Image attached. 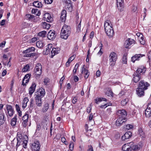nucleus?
I'll return each mask as SVG.
<instances>
[{
    "mask_svg": "<svg viewBox=\"0 0 151 151\" xmlns=\"http://www.w3.org/2000/svg\"><path fill=\"white\" fill-rule=\"evenodd\" d=\"M150 86L149 83L144 80H141L138 85V88L136 89V93L139 97H142L144 96L145 91L148 89Z\"/></svg>",
    "mask_w": 151,
    "mask_h": 151,
    "instance_id": "f257e3e1",
    "label": "nucleus"
},
{
    "mask_svg": "<svg viewBox=\"0 0 151 151\" xmlns=\"http://www.w3.org/2000/svg\"><path fill=\"white\" fill-rule=\"evenodd\" d=\"M104 28L106 32L108 37L110 38L112 37L114 35V32L112 27V25L110 20H107L105 21Z\"/></svg>",
    "mask_w": 151,
    "mask_h": 151,
    "instance_id": "f03ea898",
    "label": "nucleus"
},
{
    "mask_svg": "<svg viewBox=\"0 0 151 151\" xmlns=\"http://www.w3.org/2000/svg\"><path fill=\"white\" fill-rule=\"evenodd\" d=\"M71 32L70 26L64 24L63 27L60 33V37L65 40L67 39L70 36Z\"/></svg>",
    "mask_w": 151,
    "mask_h": 151,
    "instance_id": "7ed1b4c3",
    "label": "nucleus"
},
{
    "mask_svg": "<svg viewBox=\"0 0 151 151\" xmlns=\"http://www.w3.org/2000/svg\"><path fill=\"white\" fill-rule=\"evenodd\" d=\"M42 73V67L40 63H37L35 65L34 69V74L35 77L37 78L40 77Z\"/></svg>",
    "mask_w": 151,
    "mask_h": 151,
    "instance_id": "20e7f679",
    "label": "nucleus"
},
{
    "mask_svg": "<svg viewBox=\"0 0 151 151\" xmlns=\"http://www.w3.org/2000/svg\"><path fill=\"white\" fill-rule=\"evenodd\" d=\"M35 50V47H29L28 49L23 51V53L25 54L24 56L25 57H30L35 56L36 54L32 52H34Z\"/></svg>",
    "mask_w": 151,
    "mask_h": 151,
    "instance_id": "39448f33",
    "label": "nucleus"
},
{
    "mask_svg": "<svg viewBox=\"0 0 151 151\" xmlns=\"http://www.w3.org/2000/svg\"><path fill=\"white\" fill-rule=\"evenodd\" d=\"M109 60L110 61L109 64L110 66H113L116 63V60L117 55L114 52H111L109 55Z\"/></svg>",
    "mask_w": 151,
    "mask_h": 151,
    "instance_id": "423d86ee",
    "label": "nucleus"
},
{
    "mask_svg": "<svg viewBox=\"0 0 151 151\" xmlns=\"http://www.w3.org/2000/svg\"><path fill=\"white\" fill-rule=\"evenodd\" d=\"M6 107L7 110V112H6V116L8 118L9 116H12L14 112V109L12 106L10 105L7 104L6 105Z\"/></svg>",
    "mask_w": 151,
    "mask_h": 151,
    "instance_id": "0eeeda50",
    "label": "nucleus"
},
{
    "mask_svg": "<svg viewBox=\"0 0 151 151\" xmlns=\"http://www.w3.org/2000/svg\"><path fill=\"white\" fill-rule=\"evenodd\" d=\"M36 93L35 95V96L42 98L44 96L45 94V90L41 87L37 90Z\"/></svg>",
    "mask_w": 151,
    "mask_h": 151,
    "instance_id": "6e6552de",
    "label": "nucleus"
},
{
    "mask_svg": "<svg viewBox=\"0 0 151 151\" xmlns=\"http://www.w3.org/2000/svg\"><path fill=\"white\" fill-rule=\"evenodd\" d=\"M40 144L39 142L35 141L32 144L31 148L32 151H39L40 150Z\"/></svg>",
    "mask_w": 151,
    "mask_h": 151,
    "instance_id": "1a4fd4ad",
    "label": "nucleus"
},
{
    "mask_svg": "<svg viewBox=\"0 0 151 151\" xmlns=\"http://www.w3.org/2000/svg\"><path fill=\"white\" fill-rule=\"evenodd\" d=\"M132 81L135 83H138L141 79V76L138 73L134 72L132 75Z\"/></svg>",
    "mask_w": 151,
    "mask_h": 151,
    "instance_id": "9d476101",
    "label": "nucleus"
},
{
    "mask_svg": "<svg viewBox=\"0 0 151 151\" xmlns=\"http://www.w3.org/2000/svg\"><path fill=\"white\" fill-rule=\"evenodd\" d=\"M146 70V68L144 66L142 65L138 68L136 72L141 76L145 73Z\"/></svg>",
    "mask_w": 151,
    "mask_h": 151,
    "instance_id": "9b49d317",
    "label": "nucleus"
},
{
    "mask_svg": "<svg viewBox=\"0 0 151 151\" xmlns=\"http://www.w3.org/2000/svg\"><path fill=\"white\" fill-rule=\"evenodd\" d=\"M127 120V119L126 118L119 117L116 121V125L117 126H121L124 122H125Z\"/></svg>",
    "mask_w": 151,
    "mask_h": 151,
    "instance_id": "f8f14e48",
    "label": "nucleus"
},
{
    "mask_svg": "<svg viewBox=\"0 0 151 151\" xmlns=\"http://www.w3.org/2000/svg\"><path fill=\"white\" fill-rule=\"evenodd\" d=\"M145 56V55L144 54H136L132 57L131 60L134 63L136 60H139L141 58Z\"/></svg>",
    "mask_w": 151,
    "mask_h": 151,
    "instance_id": "ddd939ff",
    "label": "nucleus"
},
{
    "mask_svg": "<svg viewBox=\"0 0 151 151\" xmlns=\"http://www.w3.org/2000/svg\"><path fill=\"white\" fill-rule=\"evenodd\" d=\"M56 36L55 32L54 31H50L47 35L48 39L50 40H53L55 38Z\"/></svg>",
    "mask_w": 151,
    "mask_h": 151,
    "instance_id": "4468645a",
    "label": "nucleus"
},
{
    "mask_svg": "<svg viewBox=\"0 0 151 151\" xmlns=\"http://www.w3.org/2000/svg\"><path fill=\"white\" fill-rule=\"evenodd\" d=\"M116 1L118 9L120 11H122L124 8V0H116Z\"/></svg>",
    "mask_w": 151,
    "mask_h": 151,
    "instance_id": "2eb2a0df",
    "label": "nucleus"
},
{
    "mask_svg": "<svg viewBox=\"0 0 151 151\" xmlns=\"http://www.w3.org/2000/svg\"><path fill=\"white\" fill-rule=\"evenodd\" d=\"M134 40L131 38H128L125 42L124 43V46L126 48H129V47L134 43Z\"/></svg>",
    "mask_w": 151,
    "mask_h": 151,
    "instance_id": "dca6fc26",
    "label": "nucleus"
},
{
    "mask_svg": "<svg viewBox=\"0 0 151 151\" xmlns=\"http://www.w3.org/2000/svg\"><path fill=\"white\" fill-rule=\"evenodd\" d=\"M85 65H83L81 68V73L82 74L84 73L85 74L84 78L86 79L87 78L90 74L89 71L86 70L84 67Z\"/></svg>",
    "mask_w": 151,
    "mask_h": 151,
    "instance_id": "f3484780",
    "label": "nucleus"
},
{
    "mask_svg": "<svg viewBox=\"0 0 151 151\" xmlns=\"http://www.w3.org/2000/svg\"><path fill=\"white\" fill-rule=\"evenodd\" d=\"M30 76L31 75L29 74L25 75L22 80V85L23 86H26V84L29 82V79L30 77Z\"/></svg>",
    "mask_w": 151,
    "mask_h": 151,
    "instance_id": "a211bd4d",
    "label": "nucleus"
},
{
    "mask_svg": "<svg viewBox=\"0 0 151 151\" xmlns=\"http://www.w3.org/2000/svg\"><path fill=\"white\" fill-rule=\"evenodd\" d=\"M117 114L119 117L123 118H125L127 115L126 111L124 109L118 110L117 113Z\"/></svg>",
    "mask_w": 151,
    "mask_h": 151,
    "instance_id": "6ab92c4d",
    "label": "nucleus"
},
{
    "mask_svg": "<svg viewBox=\"0 0 151 151\" xmlns=\"http://www.w3.org/2000/svg\"><path fill=\"white\" fill-rule=\"evenodd\" d=\"M136 35L138 37V39L140 42V43L142 45H144L145 43V40L144 39L143 35L140 33H137Z\"/></svg>",
    "mask_w": 151,
    "mask_h": 151,
    "instance_id": "aec40b11",
    "label": "nucleus"
},
{
    "mask_svg": "<svg viewBox=\"0 0 151 151\" xmlns=\"http://www.w3.org/2000/svg\"><path fill=\"white\" fill-rule=\"evenodd\" d=\"M43 18L45 20L49 22H51L52 21V18L49 13L45 14L44 15Z\"/></svg>",
    "mask_w": 151,
    "mask_h": 151,
    "instance_id": "412c9836",
    "label": "nucleus"
},
{
    "mask_svg": "<svg viewBox=\"0 0 151 151\" xmlns=\"http://www.w3.org/2000/svg\"><path fill=\"white\" fill-rule=\"evenodd\" d=\"M132 135V133L131 132L128 131L126 132L124 134L122 137L121 139L122 140H125L126 139L130 138Z\"/></svg>",
    "mask_w": 151,
    "mask_h": 151,
    "instance_id": "4be33fe9",
    "label": "nucleus"
},
{
    "mask_svg": "<svg viewBox=\"0 0 151 151\" xmlns=\"http://www.w3.org/2000/svg\"><path fill=\"white\" fill-rule=\"evenodd\" d=\"M67 16V12L65 10H63L61 13L60 20L62 22H64L65 21Z\"/></svg>",
    "mask_w": 151,
    "mask_h": 151,
    "instance_id": "5701e85b",
    "label": "nucleus"
},
{
    "mask_svg": "<svg viewBox=\"0 0 151 151\" xmlns=\"http://www.w3.org/2000/svg\"><path fill=\"white\" fill-rule=\"evenodd\" d=\"M36 85L35 83H32L29 89V94L30 95H32L35 90Z\"/></svg>",
    "mask_w": 151,
    "mask_h": 151,
    "instance_id": "b1692460",
    "label": "nucleus"
},
{
    "mask_svg": "<svg viewBox=\"0 0 151 151\" xmlns=\"http://www.w3.org/2000/svg\"><path fill=\"white\" fill-rule=\"evenodd\" d=\"M6 118L5 114L3 112L0 113V126L3 124L5 122Z\"/></svg>",
    "mask_w": 151,
    "mask_h": 151,
    "instance_id": "393cba45",
    "label": "nucleus"
},
{
    "mask_svg": "<svg viewBox=\"0 0 151 151\" xmlns=\"http://www.w3.org/2000/svg\"><path fill=\"white\" fill-rule=\"evenodd\" d=\"M52 47V44H49L47 45V47L45 49L44 52H45V55H48L51 51V49Z\"/></svg>",
    "mask_w": 151,
    "mask_h": 151,
    "instance_id": "a878e982",
    "label": "nucleus"
},
{
    "mask_svg": "<svg viewBox=\"0 0 151 151\" xmlns=\"http://www.w3.org/2000/svg\"><path fill=\"white\" fill-rule=\"evenodd\" d=\"M36 104L38 106H41L42 105V98L35 96Z\"/></svg>",
    "mask_w": 151,
    "mask_h": 151,
    "instance_id": "bb28decb",
    "label": "nucleus"
},
{
    "mask_svg": "<svg viewBox=\"0 0 151 151\" xmlns=\"http://www.w3.org/2000/svg\"><path fill=\"white\" fill-rule=\"evenodd\" d=\"M49 104L48 103L46 102L44 103V104L43 105V107L42 110V113H45L46 112L49 108Z\"/></svg>",
    "mask_w": 151,
    "mask_h": 151,
    "instance_id": "cd10ccee",
    "label": "nucleus"
},
{
    "mask_svg": "<svg viewBox=\"0 0 151 151\" xmlns=\"http://www.w3.org/2000/svg\"><path fill=\"white\" fill-rule=\"evenodd\" d=\"M32 4L33 5L36 7H42V4L41 2L38 1H34Z\"/></svg>",
    "mask_w": 151,
    "mask_h": 151,
    "instance_id": "c85d7f7f",
    "label": "nucleus"
},
{
    "mask_svg": "<svg viewBox=\"0 0 151 151\" xmlns=\"http://www.w3.org/2000/svg\"><path fill=\"white\" fill-rule=\"evenodd\" d=\"M60 51V49L58 48H52L51 50L52 56H54L55 55L58 54Z\"/></svg>",
    "mask_w": 151,
    "mask_h": 151,
    "instance_id": "c756f323",
    "label": "nucleus"
},
{
    "mask_svg": "<svg viewBox=\"0 0 151 151\" xmlns=\"http://www.w3.org/2000/svg\"><path fill=\"white\" fill-rule=\"evenodd\" d=\"M145 114L147 118H149L151 116V110L148 109L147 107L145 111Z\"/></svg>",
    "mask_w": 151,
    "mask_h": 151,
    "instance_id": "7c9ffc66",
    "label": "nucleus"
},
{
    "mask_svg": "<svg viewBox=\"0 0 151 151\" xmlns=\"http://www.w3.org/2000/svg\"><path fill=\"white\" fill-rule=\"evenodd\" d=\"M29 101L28 98L25 97L24 98L22 101V107L23 109H24L27 106V103Z\"/></svg>",
    "mask_w": 151,
    "mask_h": 151,
    "instance_id": "2f4dec72",
    "label": "nucleus"
},
{
    "mask_svg": "<svg viewBox=\"0 0 151 151\" xmlns=\"http://www.w3.org/2000/svg\"><path fill=\"white\" fill-rule=\"evenodd\" d=\"M95 103L96 104H98L99 102H101L102 101H107V99H106L104 98H98L94 100Z\"/></svg>",
    "mask_w": 151,
    "mask_h": 151,
    "instance_id": "473e14b6",
    "label": "nucleus"
},
{
    "mask_svg": "<svg viewBox=\"0 0 151 151\" xmlns=\"http://www.w3.org/2000/svg\"><path fill=\"white\" fill-rule=\"evenodd\" d=\"M32 14H34L38 16H39L40 14V12L37 9H32Z\"/></svg>",
    "mask_w": 151,
    "mask_h": 151,
    "instance_id": "72a5a7b5",
    "label": "nucleus"
},
{
    "mask_svg": "<svg viewBox=\"0 0 151 151\" xmlns=\"http://www.w3.org/2000/svg\"><path fill=\"white\" fill-rule=\"evenodd\" d=\"M26 17L27 19L29 21H32L33 19H35V17H36L31 14H27L26 15Z\"/></svg>",
    "mask_w": 151,
    "mask_h": 151,
    "instance_id": "f704fd0d",
    "label": "nucleus"
},
{
    "mask_svg": "<svg viewBox=\"0 0 151 151\" xmlns=\"http://www.w3.org/2000/svg\"><path fill=\"white\" fill-rule=\"evenodd\" d=\"M17 116H15L11 120V124L12 126H14L16 124Z\"/></svg>",
    "mask_w": 151,
    "mask_h": 151,
    "instance_id": "c9c22d12",
    "label": "nucleus"
},
{
    "mask_svg": "<svg viewBox=\"0 0 151 151\" xmlns=\"http://www.w3.org/2000/svg\"><path fill=\"white\" fill-rule=\"evenodd\" d=\"M30 67L29 65L27 64L22 69V72H25L27 71L29 69Z\"/></svg>",
    "mask_w": 151,
    "mask_h": 151,
    "instance_id": "e433bc0d",
    "label": "nucleus"
},
{
    "mask_svg": "<svg viewBox=\"0 0 151 151\" xmlns=\"http://www.w3.org/2000/svg\"><path fill=\"white\" fill-rule=\"evenodd\" d=\"M100 45L99 46V48H100V50L97 54L98 55H101L103 53V52L101 51V49L102 47H103V44L102 43V42L101 41L100 42Z\"/></svg>",
    "mask_w": 151,
    "mask_h": 151,
    "instance_id": "4c0bfd02",
    "label": "nucleus"
},
{
    "mask_svg": "<svg viewBox=\"0 0 151 151\" xmlns=\"http://www.w3.org/2000/svg\"><path fill=\"white\" fill-rule=\"evenodd\" d=\"M133 144V142H131L129 143H127V144H124L122 146V149L123 151L126 150H125L127 148H128L129 146L131 145H132Z\"/></svg>",
    "mask_w": 151,
    "mask_h": 151,
    "instance_id": "58836bf2",
    "label": "nucleus"
},
{
    "mask_svg": "<svg viewBox=\"0 0 151 151\" xmlns=\"http://www.w3.org/2000/svg\"><path fill=\"white\" fill-rule=\"evenodd\" d=\"M36 45L38 48H41L43 46V44L41 41L37 42L36 43Z\"/></svg>",
    "mask_w": 151,
    "mask_h": 151,
    "instance_id": "ea45409f",
    "label": "nucleus"
},
{
    "mask_svg": "<svg viewBox=\"0 0 151 151\" xmlns=\"http://www.w3.org/2000/svg\"><path fill=\"white\" fill-rule=\"evenodd\" d=\"M127 53H124L123 55L122 61L124 64H126L127 63Z\"/></svg>",
    "mask_w": 151,
    "mask_h": 151,
    "instance_id": "a19ab883",
    "label": "nucleus"
},
{
    "mask_svg": "<svg viewBox=\"0 0 151 151\" xmlns=\"http://www.w3.org/2000/svg\"><path fill=\"white\" fill-rule=\"evenodd\" d=\"M47 34V32L45 31H43L41 32H39L38 33V35L42 37H45V35Z\"/></svg>",
    "mask_w": 151,
    "mask_h": 151,
    "instance_id": "79ce46f5",
    "label": "nucleus"
},
{
    "mask_svg": "<svg viewBox=\"0 0 151 151\" xmlns=\"http://www.w3.org/2000/svg\"><path fill=\"white\" fill-rule=\"evenodd\" d=\"M138 132L139 135L140 137H141L142 138L144 137V133L142 129H139L138 131Z\"/></svg>",
    "mask_w": 151,
    "mask_h": 151,
    "instance_id": "37998d69",
    "label": "nucleus"
},
{
    "mask_svg": "<svg viewBox=\"0 0 151 151\" xmlns=\"http://www.w3.org/2000/svg\"><path fill=\"white\" fill-rule=\"evenodd\" d=\"M140 148V146L139 145H133L132 147V149L136 151L137 150H139Z\"/></svg>",
    "mask_w": 151,
    "mask_h": 151,
    "instance_id": "c03bdc74",
    "label": "nucleus"
},
{
    "mask_svg": "<svg viewBox=\"0 0 151 151\" xmlns=\"http://www.w3.org/2000/svg\"><path fill=\"white\" fill-rule=\"evenodd\" d=\"M128 101V99H123L121 101V104L122 106H124L127 104Z\"/></svg>",
    "mask_w": 151,
    "mask_h": 151,
    "instance_id": "a18cd8bd",
    "label": "nucleus"
},
{
    "mask_svg": "<svg viewBox=\"0 0 151 151\" xmlns=\"http://www.w3.org/2000/svg\"><path fill=\"white\" fill-rule=\"evenodd\" d=\"M17 140H21V141H22V134L19 132H18L17 133Z\"/></svg>",
    "mask_w": 151,
    "mask_h": 151,
    "instance_id": "49530a36",
    "label": "nucleus"
},
{
    "mask_svg": "<svg viewBox=\"0 0 151 151\" xmlns=\"http://www.w3.org/2000/svg\"><path fill=\"white\" fill-rule=\"evenodd\" d=\"M29 118V115L27 114H25L22 117L23 121H28Z\"/></svg>",
    "mask_w": 151,
    "mask_h": 151,
    "instance_id": "de8ad7c7",
    "label": "nucleus"
},
{
    "mask_svg": "<svg viewBox=\"0 0 151 151\" xmlns=\"http://www.w3.org/2000/svg\"><path fill=\"white\" fill-rule=\"evenodd\" d=\"M74 148V143L73 142L70 143L69 145V148L70 151H73Z\"/></svg>",
    "mask_w": 151,
    "mask_h": 151,
    "instance_id": "09e8293b",
    "label": "nucleus"
},
{
    "mask_svg": "<svg viewBox=\"0 0 151 151\" xmlns=\"http://www.w3.org/2000/svg\"><path fill=\"white\" fill-rule=\"evenodd\" d=\"M111 105V104L110 103L109 104H106L104 105H101L100 106V107L101 108H105L106 107L108 106Z\"/></svg>",
    "mask_w": 151,
    "mask_h": 151,
    "instance_id": "8fccbe9b",
    "label": "nucleus"
},
{
    "mask_svg": "<svg viewBox=\"0 0 151 151\" xmlns=\"http://www.w3.org/2000/svg\"><path fill=\"white\" fill-rule=\"evenodd\" d=\"M49 79L48 78H45L44 79V83L45 85H47L48 83L49 82Z\"/></svg>",
    "mask_w": 151,
    "mask_h": 151,
    "instance_id": "3c124183",
    "label": "nucleus"
},
{
    "mask_svg": "<svg viewBox=\"0 0 151 151\" xmlns=\"http://www.w3.org/2000/svg\"><path fill=\"white\" fill-rule=\"evenodd\" d=\"M34 100L33 99H31L30 104V109H32L33 108Z\"/></svg>",
    "mask_w": 151,
    "mask_h": 151,
    "instance_id": "603ef678",
    "label": "nucleus"
},
{
    "mask_svg": "<svg viewBox=\"0 0 151 151\" xmlns=\"http://www.w3.org/2000/svg\"><path fill=\"white\" fill-rule=\"evenodd\" d=\"M75 58V56L73 55L68 58V61H69L71 63L73 60Z\"/></svg>",
    "mask_w": 151,
    "mask_h": 151,
    "instance_id": "864d4df0",
    "label": "nucleus"
},
{
    "mask_svg": "<svg viewBox=\"0 0 151 151\" xmlns=\"http://www.w3.org/2000/svg\"><path fill=\"white\" fill-rule=\"evenodd\" d=\"M53 0H44V1L46 4H50L53 2Z\"/></svg>",
    "mask_w": 151,
    "mask_h": 151,
    "instance_id": "5fc2aeb1",
    "label": "nucleus"
},
{
    "mask_svg": "<svg viewBox=\"0 0 151 151\" xmlns=\"http://www.w3.org/2000/svg\"><path fill=\"white\" fill-rule=\"evenodd\" d=\"M43 24L45 26V27L44 26L43 27L44 28H45V29H48L50 27V25L49 24H47L46 22H44Z\"/></svg>",
    "mask_w": 151,
    "mask_h": 151,
    "instance_id": "6e6d98bb",
    "label": "nucleus"
},
{
    "mask_svg": "<svg viewBox=\"0 0 151 151\" xmlns=\"http://www.w3.org/2000/svg\"><path fill=\"white\" fill-rule=\"evenodd\" d=\"M133 127V126L131 124H127L126 126V129H129L132 128Z\"/></svg>",
    "mask_w": 151,
    "mask_h": 151,
    "instance_id": "4d7b16f0",
    "label": "nucleus"
},
{
    "mask_svg": "<svg viewBox=\"0 0 151 151\" xmlns=\"http://www.w3.org/2000/svg\"><path fill=\"white\" fill-rule=\"evenodd\" d=\"M77 98L76 96L74 97L72 99V103L73 104H75L77 102Z\"/></svg>",
    "mask_w": 151,
    "mask_h": 151,
    "instance_id": "13d9d810",
    "label": "nucleus"
},
{
    "mask_svg": "<svg viewBox=\"0 0 151 151\" xmlns=\"http://www.w3.org/2000/svg\"><path fill=\"white\" fill-rule=\"evenodd\" d=\"M81 22L80 23L78 24V27L77 28V31L78 32H79L81 31Z\"/></svg>",
    "mask_w": 151,
    "mask_h": 151,
    "instance_id": "bf43d9fd",
    "label": "nucleus"
},
{
    "mask_svg": "<svg viewBox=\"0 0 151 151\" xmlns=\"http://www.w3.org/2000/svg\"><path fill=\"white\" fill-rule=\"evenodd\" d=\"M61 140L62 142L63 143H64L65 145H67L68 144V143H66L67 142L66 139L65 137H62L61 138Z\"/></svg>",
    "mask_w": 151,
    "mask_h": 151,
    "instance_id": "052dcab7",
    "label": "nucleus"
},
{
    "mask_svg": "<svg viewBox=\"0 0 151 151\" xmlns=\"http://www.w3.org/2000/svg\"><path fill=\"white\" fill-rule=\"evenodd\" d=\"M87 151H93V148L91 145L88 146Z\"/></svg>",
    "mask_w": 151,
    "mask_h": 151,
    "instance_id": "680f3d73",
    "label": "nucleus"
},
{
    "mask_svg": "<svg viewBox=\"0 0 151 151\" xmlns=\"http://www.w3.org/2000/svg\"><path fill=\"white\" fill-rule=\"evenodd\" d=\"M27 122L28 121H23L22 124L24 127H25L27 126Z\"/></svg>",
    "mask_w": 151,
    "mask_h": 151,
    "instance_id": "e2e57ef3",
    "label": "nucleus"
},
{
    "mask_svg": "<svg viewBox=\"0 0 151 151\" xmlns=\"http://www.w3.org/2000/svg\"><path fill=\"white\" fill-rule=\"evenodd\" d=\"M22 142H23V143L24 144L23 145L24 147L25 148H27V141H26L25 142L24 141H22Z\"/></svg>",
    "mask_w": 151,
    "mask_h": 151,
    "instance_id": "0e129e2a",
    "label": "nucleus"
},
{
    "mask_svg": "<svg viewBox=\"0 0 151 151\" xmlns=\"http://www.w3.org/2000/svg\"><path fill=\"white\" fill-rule=\"evenodd\" d=\"M106 94L108 96H112L113 95V93L112 92L109 91L108 93H106Z\"/></svg>",
    "mask_w": 151,
    "mask_h": 151,
    "instance_id": "69168bd1",
    "label": "nucleus"
},
{
    "mask_svg": "<svg viewBox=\"0 0 151 151\" xmlns=\"http://www.w3.org/2000/svg\"><path fill=\"white\" fill-rule=\"evenodd\" d=\"M6 20L5 19H3L1 20V25L2 26H4L5 24Z\"/></svg>",
    "mask_w": 151,
    "mask_h": 151,
    "instance_id": "338daca9",
    "label": "nucleus"
},
{
    "mask_svg": "<svg viewBox=\"0 0 151 151\" xmlns=\"http://www.w3.org/2000/svg\"><path fill=\"white\" fill-rule=\"evenodd\" d=\"M126 149V150H124V151H131V150L132 149V147H131L129 145L128 147Z\"/></svg>",
    "mask_w": 151,
    "mask_h": 151,
    "instance_id": "774afa93",
    "label": "nucleus"
}]
</instances>
